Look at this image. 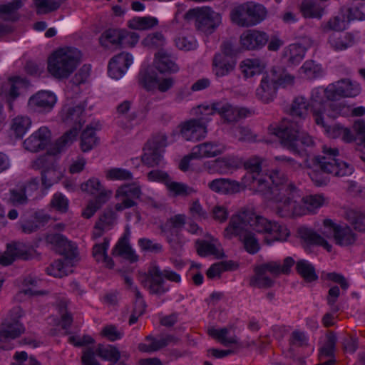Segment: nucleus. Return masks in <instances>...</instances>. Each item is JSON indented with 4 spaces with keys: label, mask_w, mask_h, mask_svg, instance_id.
Segmentation results:
<instances>
[{
    "label": "nucleus",
    "mask_w": 365,
    "mask_h": 365,
    "mask_svg": "<svg viewBox=\"0 0 365 365\" xmlns=\"http://www.w3.org/2000/svg\"><path fill=\"white\" fill-rule=\"evenodd\" d=\"M360 92L359 85L349 80L331 83L326 88H316L312 91L311 109L316 123L323 127L329 137H341L346 142L359 140L360 143L365 146L364 121L359 120L354 123V129L356 133V137H354L347 128L338 125L331 128L328 125L331 120L341 115L360 116L365 113L364 106L351 108L349 106H342L343 103L339 102L342 98L354 97L358 96Z\"/></svg>",
    "instance_id": "f257e3e1"
},
{
    "label": "nucleus",
    "mask_w": 365,
    "mask_h": 365,
    "mask_svg": "<svg viewBox=\"0 0 365 365\" xmlns=\"http://www.w3.org/2000/svg\"><path fill=\"white\" fill-rule=\"evenodd\" d=\"M252 230L262 234L267 243L285 240L289 235L285 226L268 221L266 218L247 211L232 217L229 226L225 229V236L227 238L239 236L246 251L255 254L259 251V244Z\"/></svg>",
    "instance_id": "f03ea898"
},
{
    "label": "nucleus",
    "mask_w": 365,
    "mask_h": 365,
    "mask_svg": "<svg viewBox=\"0 0 365 365\" xmlns=\"http://www.w3.org/2000/svg\"><path fill=\"white\" fill-rule=\"evenodd\" d=\"M248 112L245 108H232L227 103L199 106L193 110V113L199 115V120H190L181 123L174 131V135L178 133L186 140H199L205 138L207 133L205 126V121L208 120L207 115L217 113L225 120L231 122L247 116Z\"/></svg>",
    "instance_id": "7ed1b4c3"
},
{
    "label": "nucleus",
    "mask_w": 365,
    "mask_h": 365,
    "mask_svg": "<svg viewBox=\"0 0 365 365\" xmlns=\"http://www.w3.org/2000/svg\"><path fill=\"white\" fill-rule=\"evenodd\" d=\"M269 187L272 193L277 191L283 195V197L277 200L276 207L282 215H303L306 211H314L325 203V198L322 195H311L301 198L299 192L294 187L277 188L283 181L279 173H273L269 176Z\"/></svg>",
    "instance_id": "20e7f679"
},
{
    "label": "nucleus",
    "mask_w": 365,
    "mask_h": 365,
    "mask_svg": "<svg viewBox=\"0 0 365 365\" xmlns=\"http://www.w3.org/2000/svg\"><path fill=\"white\" fill-rule=\"evenodd\" d=\"M178 71V66L164 52L155 55L153 68L140 73V83L148 91H165L173 84L170 76Z\"/></svg>",
    "instance_id": "39448f33"
},
{
    "label": "nucleus",
    "mask_w": 365,
    "mask_h": 365,
    "mask_svg": "<svg viewBox=\"0 0 365 365\" xmlns=\"http://www.w3.org/2000/svg\"><path fill=\"white\" fill-rule=\"evenodd\" d=\"M246 168L252 173V180L247 182V179L250 178V174L247 175L244 180L243 185H241L235 181H231L225 179H217L212 181L209 184L210 188L217 192L223 194L235 193L240 191L243 187H249L250 190H255L256 185H257V190L263 192L266 188L269 187V179L262 180L261 179H256L255 175H259L260 168V161L258 158H254L245 164Z\"/></svg>",
    "instance_id": "423d86ee"
},
{
    "label": "nucleus",
    "mask_w": 365,
    "mask_h": 365,
    "mask_svg": "<svg viewBox=\"0 0 365 365\" xmlns=\"http://www.w3.org/2000/svg\"><path fill=\"white\" fill-rule=\"evenodd\" d=\"M319 232L309 234V241L311 244L323 247L327 251L331 249L328 242L331 239L340 245H349L355 240L354 235L348 227L336 225L331 220H324L319 227Z\"/></svg>",
    "instance_id": "0eeeda50"
},
{
    "label": "nucleus",
    "mask_w": 365,
    "mask_h": 365,
    "mask_svg": "<svg viewBox=\"0 0 365 365\" xmlns=\"http://www.w3.org/2000/svg\"><path fill=\"white\" fill-rule=\"evenodd\" d=\"M48 241L54 245L56 250L64 255L63 261L53 262L47 268V273L55 277H62L73 272V267L77 258L76 247L61 235L48 237Z\"/></svg>",
    "instance_id": "6e6552de"
},
{
    "label": "nucleus",
    "mask_w": 365,
    "mask_h": 365,
    "mask_svg": "<svg viewBox=\"0 0 365 365\" xmlns=\"http://www.w3.org/2000/svg\"><path fill=\"white\" fill-rule=\"evenodd\" d=\"M337 153L335 150H329L326 157L314 161V167L309 172V175L316 184L321 185L327 182L325 173L339 176L349 175L353 173L352 166L335 158Z\"/></svg>",
    "instance_id": "1a4fd4ad"
},
{
    "label": "nucleus",
    "mask_w": 365,
    "mask_h": 365,
    "mask_svg": "<svg viewBox=\"0 0 365 365\" xmlns=\"http://www.w3.org/2000/svg\"><path fill=\"white\" fill-rule=\"evenodd\" d=\"M77 135L76 128L71 130L62 136L55 145H50L51 133L47 128L42 127L24 141V148L31 152H36L50 146L49 152L54 155L70 145L76 139Z\"/></svg>",
    "instance_id": "9d476101"
},
{
    "label": "nucleus",
    "mask_w": 365,
    "mask_h": 365,
    "mask_svg": "<svg viewBox=\"0 0 365 365\" xmlns=\"http://www.w3.org/2000/svg\"><path fill=\"white\" fill-rule=\"evenodd\" d=\"M80 57V51L76 48L58 49L48 58V71L55 78H66L76 68Z\"/></svg>",
    "instance_id": "9b49d317"
},
{
    "label": "nucleus",
    "mask_w": 365,
    "mask_h": 365,
    "mask_svg": "<svg viewBox=\"0 0 365 365\" xmlns=\"http://www.w3.org/2000/svg\"><path fill=\"white\" fill-rule=\"evenodd\" d=\"M294 264L292 257H287L282 266L277 262H271L257 265L255 268L254 275L251 278V284L254 286L262 287L269 286L272 283V277L287 273Z\"/></svg>",
    "instance_id": "f8f14e48"
},
{
    "label": "nucleus",
    "mask_w": 365,
    "mask_h": 365,
    "mask_svg": "<svg viewBox=\"0 0 365 365\" xmlns=\"http://www.w3.org/2000/svg\"><path fill=\"white\" fill-rule=\"evenodd\" d=\"M293 80L288 74L278 75L274 71L267 72L257 90V96L262 101L269 103L274 99L278 87L292 84Z\"/></svg>",
    "instance_id": "ddd939ff"
},
{
    "label": "nucleus",
    "mask_w": 365,
    "mask_h": 365,
    "mask_svg": "<svg viewBox=\"0 0 365 365\" xmlns=\"http://www.w3.org/2000/svg\"><path fill=\"white\" fill-rule=\"evenodd\" d=\"M82 191L96 196L94 201H90L83 211V217L89 218L97 210L111 197L110 190L103 188L97 178H91L81 185Z\"/></svg>",
    "instance_id": "4468645a"
},
{
    "label": "nucleus",
    "mask_w": 365,
    "mask_h": 365,
    "mask_svg": "<svg viewBox=\"0 0 365 365\" xmlns=\"http://www.w3.org/2000/svg\"><path fill=\"white\" fill-rule=\"evenodd\" d=\"M225 150V147L220 143H205L194 147L190 155L184 157L179 164L181 170L186 172L190 170L200 171L193 167L191 163L193 159H200L204 158H212L222 153Z\"/></svg>",
    "instance_id": "2eb2a0df"
},
{
    "label": "nucleus",
    "mask_w": 365,
    "mask_h": 365,
    "mask_svg": "<svg viewBox=\"0 0 365 365\" xmlns=\"http://www.w3.org/2000/svg\"><path fill=\"white\" fill-rule=\"evenodd\" d=\"M266 11L261 5L249 3L240 6L232 11V21L240 26H250L259 23L264 19Z\"/></svg>",
    "instance_id": "dca6fc26"
},
{
    "label": "nucleus",
    "mask_w": 365,
    "mask_h": 365,
    "mask_svg": "<svg viewBox=\"0 0 365 365\" xmlns=\"http://www.w3.org/2000/svg\"><path fill=\"white\" fill-rule=\"evenodd\" d=\"M166 145V138L164 135L153 138L145 145L142 158L131 160L133 165L135 167H138L140 163L148 166L159 165L161 161L162 151Z\"/></svg>",
    "instance_id": "f3484780"
},
{
    "label": "nucleus",
    "mask_w": 365,
    "mask_h": 365,
    "mask_svg": "<svg viewBox=\"0 0 365 365\" xmlns=\"http://www.w3.org/2000/svg\"><path fill=\"white\" fill-rule=\"evenodd\" d=\"M14 316L13 312L11 314L9 319H7L2 324L0 330V349H9L13 348L11 341L19 336L24 331L23 325L16 319L22 315V310L16 308Z\"/></svg>",
    "instance_id": "a211bd4d"
},
{
    "label": "nucleus",
    "mask_w": 365,
    "mask_h": 365,
    "mask_svg": "<svg viewBox=\"0 0 365 365\" xmlns=\"http://www.w3.org/2000/svg\"><path fill=\"white\" fill-rule=\"evenodd\" d=\"M274 133L282 140L285 145L293 150H299L302 146H308L312 143V138L306 133L299 132L296 124H292L290 128H280Z\"/></svg>",
    "instance_id": "6ab92c4d"
},
{
    "label": "nucleus",
    "mask_w": 365,
    "mask_h": 365,
    "mask_svg": "<svg viewBox=\"0 0 365 365\" xmlns=\"http://www.w3.org/2000/svg\"><path fill=\"white\" fill-rule=\"evenodd\" d=\"M354 20H365V12L362 9L348 10L343 9L333 18H331L324 26L325 31L332 30L341 31L346 29L349 24Z\"/></svg>",
    "instance_id": "aec40b11"
},
{
    "label": "nucleus",
    "mask_w": 365,
    "mask_h": 365,
    "mask_svg": "<svg viewBox=\"0 0 365 365\" xmlns=\"http://www.w3.org/2000/svg\"><path fill=\"white\" fill-rule=\"evenodd\" d=\"M139 40L135 32H125L117 30H108L103 33L100 38L101 44L104 47L114 45L134 46Z\"/></svg>",
    "instance_id": "412c9836"
},
{
    "label": "nucleus",
    "mask_w": 365,
    "mask_h": 365,
    "mask_svg": "<svg viewBox=\"0 0 365 365\" xmlns=\"http://www.w3.org/2000/svg\"><path fill=\"white\" fill-rule=\"evenodd\" d=\"M197 18L198 29L206 33H211L221 22L220 16L207 7L197 8L190 11Z\"/></svg>",
    "instance_id": "4be33fe9"
},
{
    "label": "nucleus",
    "mask_w": 365,
    "mask_h": 365,
    "mask_svg": "<svg viewBox=\"0 0 365 365\" xmlns=\"http://www.w3.org/2000/svg\"><path fill=\"white\" fill-rule=\"evenodd\" d=\"M140 193V189L135 184L119 187L115 194L117 201L115 205V210L118 212L123 211L135 205Z\"/></svg>",
    "instance_id": "5701e85b"
},
{
    "label": "nucleus",
    "mask_w": 365,
    "mask_h": 365,
    "mask_svg": "<svg viewBox=\"0 0 365 365\" xmlns=\"http://www.w3.org/2000/svg\"><path fill=\"white\" fill-rule=\"evenodd\" d=\"M99 356L103 359L115 361L120 357L119 351L110 345L99 346L96 353L93 351L87 350L83 352L82 356V362L83 365H98V361L96 359Z\"/></svg>",
    "instance_id": "b1692460"
},
{
    "label": "nucleus",
    "mask_w": 365,
    "mask_h": 365,
    "mask_svg": "<svg viewBox=\"0 0 365 365\" xmlns=\"http://www.w3.org/2000/svg\"><path fill=\"white\" fill-rule=\"evenodd\" d=\"M163 277L175 282H179L181 279L180 274L173 272V271L165 270L163 273H162L159 270L158 267L153 266L148 272V275L145 281V284L148 287L152 292H159L160 286Z\"/></svg>",
    "instance_id": "393cba45"
},
{
    "label": "nucleus",
    "mask_w": 365,
    "mask_h": 365,
    "mask_svg": "<svg viewBox=\"0 0 365 365\" xmlns=\"http://www.w3.org/2000/svg\"><path fill=\"white\" fill-rule=\"evenodd\" d=\"M133 63L131 55L122 53L113 57L108 64V75L115 80L121 78L127 72L128 68Z\"/></svg>",
    "instance_id": "a878e982"
},
{
    "label": "nucleus",
    "mask_w": 365,
    "mask_h": 365,
    "mask_svg": "<svg viewBox=\"0 0 365 365\" xmlns=\"http://www.w3.org/2000/svg\"><path fill=\"white\" fill-rule=\"evenodd\" d=\"M58 101L56 95L49 91H41L31 96L29 99V106L36 108L39 111H51Z\"/></svg>",
    "instance_id": "bb28decb"
},
{
    "label": "nucleus",
    "mask_w": 365,
    "mask_h": 365,
    "mask_svg": "<svg viewBox=\"0 0 365 365\" xmlns=\"http://www.w3.org/2000/svg\"><path fill=\"white\" fill-rule=\"evenodd\" d=\"M28 247L26 245L20 242L9 244L4 252H0V264L8 265L17 258L29 259L27 254Z\"/></svg>",
    "instance_id": "cd10ccee"
},
{
    "label": "nucleus",
    "mask_w": 365,
    "mask_h": 365,
    "mask_svg": "<svg viewBox=\"0 0 365 365\" xmlns=\"http://www.w3.org/2000/svg\"><path fill=\"white\" fill-rule=\"evenodd\" d=\"M234 56L227 51L218 53L213 61V72L218 77L227 75L235 66Z\"/></svg>",
    "instance_id": "c85d7f7f"
},
{
    "label": "nucleus",
    "mask_w": 365,
    "mask_h": 365,
    "mask_svg": "<svg viewBox=\"0 0 365 365\" xmlns=\"http://www.w3.org/2000/svg\"><path fill=\"white\" fill-rule=\"evenodd\" d=\"M101 128V124L97 120L86 125L83 131L81 140V148L83 151H89L98 144V140L96 136V132Z\"/></svg>",
    "instance_id": "c756f323"
},
{
    "label": "nucleus",
    "mask_w": 365,
    "mask_h": 365,
    "mask_svg": "<svg viewBox=\"0 0 365 365\" xmlns=\"http://www.w3.org/2000/svg\"><path fill=\"white\" fill-rule=\"evenodd\" d=\"M197 251L200 256L213 255L216 258L223 256L222 250L217 240L208 237L206 240L197 242Z\"/></svg>",
    "instance_id": "7c9ffc66"
},
{
    "label": "nucleus",
    "mask_w": 365,
    "mask_h": 365,
    "mask_svg": "<svg viewBox=\"0 0 365 365\" xmlns=\"http://www.w3.org/2000/svg\"><path fill=\"white\" fill-rule=\"evenodd\" d=\"M267 37L263 32L257 31H247L240 38V42L245 48L254 49L264 45Z\"/></svg>",
    "instance_id": "2f4dec72"
},
{
    "label": "nucleus",
    "mask_w": 365,
    "mask_h": 365,
    "mask_svg": "<svg viewBox=\"0 0 365 365\" xmlns=\"http://www.w3.org/2000/svg\"><path fill=\"white\" fill-rule=\"evenodd\" d=\"M148 179L151 181H159L164 182L168 189L175 195L183 194L187 192V187L185 185L171 181L166 173L154 170L148 174Z\"/></svg>",
    "instance_id": "473e14b6"
},
{
    "label": "nucleus",
    "mask_w": 365,
    "mask_h": 365,
    "mask_svg": "<svg viewBox=\"0 0 365 365\" xmlns=\"http://www.w3.org/2000/svg\"><path fill=\"white\" fill-rule=\"evenodd\" d=\"M235 167V160L231 158H224L210 161L205 165V170L210 173H228Z\"/></svg>",
    "instance_id": "72a5a7b5"
},
{
    "label": "nucleus",
    "mask_w": 365,
    "mask_h": 365,
    "mask_svg": "<svg viewBox=\"0 0 365 365\" xmlns=\"http://www.w3.org/2000/svg\"><path fill=\"white\" fill-rule=\"evenodd\" d=\"M116 220L117 215L115 212L111 210L106 212L95 226L93 230L94 237L101 236L103 231L110 229L115 224Z\"/></svg>",
    "instance_id": "f704fd0d"
},
{
    "label": "nucleus",
    "mask_w": 365,
    "mask_h": 365,
    "mask_svg": "<svg viewBox=\"0 0 365 365\" xmlns=\"http://www.w3.org/2000/svg\"><path fill=\"white\" fill-rule=\"evenodd\" d=\"M41 281L33 277L26 278L21 285V292L17 294L18 300H21V295L32 297L42 294L43 292L38 289Z\"/></svg>",
    "instance_id": "c9c22d12"
},
{
    "label": "nucleus",
    "mask_w": 365,
    "mask_h": 365,
    "mask_svg": "<svg viewBox=\"0 0 365 365\" xmlns=\"http://www.w3.org/2000/svg\"><path fill=\"white\" fill-rule=\"evenodd\" d=\"M31 120L27 117L19 116L13 120L11 127V134L16 138H22L30 129Z\"/></svg>",
    "instance_id": "e433bc0d"
},
{
    "label": "nucleus",
    "mask_w": 365,
    "mask_h": 365,
    "mask_svg": "<svg viewBox=\"0 0 365 365\" xmlns=\"http://www.w3.org/2000/svg\"><path fill=\"white\" fill-rule=\"evenodd\" d=\"M113 255L122 256L131 262L137 260L138 258L134 250L129 245L126 236L119 240L113 250Z\"/></svg>",
    "instance_id": "4c0bfd02"
},
{
    "label": "nucleus",
    "mask_w": 365,
    "mask_h": 365,
    "mask_svg": "<svg viewBox=\"0 0 365 365\" xmlns=\"http://www.w3.org/2000/svg\"><path fill=\"white\" fill-rule=\"evenodd\" d=\"M264 67V65L257 59H246L240 65L241 71L246 78L259 74Z\"/></svg>",
    "instance_id": "58836bf2"
},
{
    "label": "nucleus",
    "mask_w": 365,
    "mask_h": 365,
    "mask_svg": "<svg viewBox=\"0 0 365 365\" xmlns=\"http://www.w3.org/2000/svg\"><path fill=\"white\" fill-rule=\"evenodd\" d=\"M158 24V20L151 16L136 17L128 21V26L135 30H146L153 28Z\"/></svg>",
    "instance_id": "ea45409f"
},
{
    "label": "nucleus",
    "mask_w": 365,
    "mask_h": 365,
    "mask_svg": "<svg viewBox=\"0 0 365 365\" xmlns=\"http://www.w3.org/2000/svg\"><path fill=\"white\" fill-rule=\"evenodd\" d=\"M209 334L225 344L234 343L235 339L233 331L226 328H211L208 331Z\"/></svg>",
    "instance_id": "a19ab883"
},
{
    "label": "nucleus",
    "mask_w": 365,
    "mask_h": 365,
    "mask_svg": "<svg viewBox=\"0 0 365 365\" xmlns=\"http://www.w3.org/2000/svg\"><path fill=\"white\" fill-rule=\"evenodd\" d=\"M108 246L109 243L107 240H105L103 244H96L93 247V255L96 261L103 263L108 267H112L113 262L106 255Z\"/></svg>",
    "instance_id": "79ce46f5"
},
{
    "label": "nucleus",
    "mask_w": 365,
    "mask_h": 365,
    "mask_svg": "<svg viewBox=\"0 0 365 365\" xmlns=\"http://www.w3.org/2000/svg\"><path fill=\"white\" fill-rule=\"evenodd\" d=\"M238 267L237 263L232 261L222 262L213 264L207 272L209 278L213 279L220 276L222 272L225 270H234Z\"/></svg>",
    "instance_id": "37998d69"
},
{
    "label": "nucleus",
    "mask_w": 365,
    "mask_h": 365,
    "mask_svg": "<svg viewBox=\"0 0 365 365\" xmlns=\"http://www.w3.org/2000/svg\"><path fill=\"white\" fill-rule=\"evenodd\" d=\"M62 178V172L60 169L53 166L48 168L43 173L42 181L43 185L48 188L58 182Z\"/></svg>",
    "instance_id": "c03bdc74"
},
{
    "label": "nucleus",
    "mask_w": 365,
    "mask_h": 365,
    "mask_svg": "<svg viewBox=\"0 0 365 365\" xmlns=\"http://www.w3.org/2000/svg\"><path fill=\"white\" fill-rule=\"evenodd\" d=\"M297 269L307 281L312 282L317 278L312 264L308 261L299 260L297 264Z\"/></svg>",
    "instance_id": "a18cd8bd"
},
{
    "label": "nucleus",
    "mask_w": 365,
    "mask_h": 365,
    "mask_svg": "<svg viewBox=\"0 0 365 365\" xmlns=\"http://www.w3.org/2000/svg\"><path fill=\"white\" fill-rule=\"evenodd\" d=\"M62 0H34L38 14H46L57 9Z\"/></svg>",
    "instance_id": "49530a36"
},
{
    "label": "nucleus",
    "mask_w": 365,
    "mask_h": 365,
    "mask_svg": "<svg viewBox=\"0 0 365 365\" xmlns=\"http://www.w3.org/2000/svg\"><path fill=\"white\" fill-rule=\"evenodd\" d=\"M302 12L306 17L320 18L323 14V9L312 1H304L302 5Z\"/></svg>",
    "instance_id": "de8ad7c7"
},
{
    "label": "nucleus",
    "mask_w": 365,
    "mask_h": 365,
    "mask_svg": "<svg viewBox=\"0 0 365 365\" xmlns=\"http://www.w3.org/2000/svg\"><path fill=\"white\" fill-rule=\"evenodd\" d=\"M305 48L299 45H291L286 51V58L287 60L294 64L300 62L304 56Z\"/></svg>",
    "instance_id": "09e8293b"
},
{
    "label": "nucleus",
    "mask_w": 365,
    "mask_h": 365,
    "mask_svg": "<svg viewBox=\"0 0 365 365\" xmlns=\"http://www.w3.org/2000/svg\"><path fill=\"white\" fill-rule=\"evenodd\" d=\"M346 217L355 230L365 231V215L357 211L350 210L347 212Z\"/></svg>",
    "instance_id": "8fccbe9b"
},
{
    "label": "nucleus",
    "mask_w": 365,
    "mask_h": 365,
    "mask_svg": "<svg viewBox=\"0 0 365 365\" xmlns=\"http://www.w3.org/2000/svg\"><path fill=\"white\" fill-rule=\"evenodd\" d=\"M321 71V66L314 61H306L300 69V75L304 78H314L319 76Z\"/></svg>",
    "instance_id": "3c124183"
},
{
    "label": "nucleus",
    "mask_w": 365,
    "mask_h": 365,
    "mask_svg": "<svg viewBox=\"0 0 365 365\" xmlns=\"http://www.w3.org/2000/svg\"><path fill=\"white\" fill-rule=\"evenodd\" d=\"M37 188V185L35 182L30 183L26 186L24 191L20 190L19 192L13 191L11 194V200L14 204H21L26 200V195L31 196V191Z\"/></svg>",
    "instance_id": "603ef678"
},
{
    "label": "nucleus",
    "mask_w": 365,
    "mask_h": 365,
    "mask_svg": "<svg viewBox=\"0 0 365 365\" xmlns=\"http://www.w3.org/2000/svg\"><path fill=\"white\" fill-rule=\"evenodd\" d=\"M131 173L122 168H110L106 172V178L110 180H124L131 178Z\"/></svg>",
    "instance_id": "864d4df0"
},
{
    "label": "nucleus",
    "mask_w": 365,
    "mask_h": 365,
    "mask_svg": "<svg viewBox=\"0 0 365 365\" xmlns=\"http://www.w3.org/2000/svg\"><path fill=\"white\" fill-rule=\"evenodd\" d=\"M51 207L59 212H65L68 208V200L61 193L53 196L51 202Z\"/></svg>",
    "instance_id": "5fc2aeb1"
},
{
    "label": "nucleus",
    "mask_w": 365,
    "mask_h": 365,
    "mask_svg": "<svg viewBox=\"0 0 365 365\" xmlns=\"http://www.w3.org/2000/svg\"><path fill=\"white\" fill-rule=\"evenodd\" d=\"M22 0H14L11 4L0 5V15L12 19L11 14L22 6Z\"/></svg>",
    "instance_id": "6e6d98bb"
},
{
    "label": "nucleus",
    "mask_w": 365,
    "mask_h": 365,
    "mask_svg": "<svg viewBox=\"0 0 365 365\" xmlns=\"http://www.w3.org/2000/svg\"><path fill=\"white\" fill-rule=\"evenodd\" d=\"M329 43L336 50H344L351 46L353 38L349 34L344 35L343 39H340L339 41L334 37H331Z\"/></svg>",
    "instance_id": "4d7b16f0"
},
{
    "label": "nucleus",
    "mask_w": 365,
    "mask_h": 365,
    "mask_svg": "<svg viewBox=\"0 0 365 365\" xmlns=\"http://www.w3.org/2000/svg\"><path fill=\"white\" fill-rule=\"evenodd\" d=\"M9 85L11 86V91L8 94V100L10 101L18 96L19 93L16 92V90H19L26 87V83L23 79L16 77L9 81Z\"/></svg>",
    "instance_id": "13d9d810"
},
{
    "label": "nucleus",
    "mask_w": 365,
    "mask_h": 365,
    "mask_svg": "<svg viewBox=\"0 0 365 365\" xmlns=\"http://www.w3.org/2000/svg\"><path fill=\"white\" fill-rule=\"evenodd\" d=\"M175 43L180 49L186 51L193 49L197 46L196 41L192 37H179L175 40Z\"/></svg>",
    "instance_id": "bf43d9fd"
},
{
    "label": "nucleus",
    "mask_w": 365,
    "mask_h": 365,
    "mask_svg": "<svg viewBox=\"0 0 365 365\" xmlns=\"http://www.w3.org/2000/svg\"><path fill=\"white\" fill-rule=\"evenodd\" d=\"M308 110L307 103L303 98L297 99L294 102L292 110V115L293 116H302Z\"/></svg>",
    "instance_id": "052dcab7"
},
{
    "label": "nucleus",
    "mask_w": 365,
    "mask_h": 365,
    "mask_svg": "<svg viewBox=\"0 0 365 365\" xmlns=\"http://www.w3.org/2000/svg\"><path fill=\"white\" fill-rule=\"evenodd\" d=\"M185 217L181 215H175L173 217L166 225L165 228L164 230L165 232H172L178 229L182 225L184 224Z\"/></svg>",
    "instance_id": "680f3d73"
},
{
    "label": "nucleus",
    "mask_w": 365,
    "mask_h": 365,
    "mask_svg": "<svg viewBox=\"0 0 365 365\" xmlns=\"http://www.w3.org/2000/svg\"><path fill=\"white\" fill-rule=\"evenodd\" d=\"M164 38L161 34H155L148 36L144 41L143 44L148 47H158L163 46Z\"/></svg>",
    "instance_id": "e2e57ef3"
},
{
    "label": "nucleus",
    "mask_w": 365,
    "mask_h": 365,
    "mask_svg": "<svg viewBox=\"0 0 365 365\" xmlns=\"http://www.w3.org/2000/svg\"><path fill=\"white\" fill-rule=\"evenodd\" d=\"M103 334L111 341L118 339L123 336V333L113 326L105 327L103 330Z\"/></svg>",
    "instance_id": "0e129e2a"
},
{
    "label": "nucleus",
    "mask_w": 365,
    "mask_h": 365,
    "mask_svg": "<svg viewBox=\"0 0 365 365\" xmlns=\"http://www.w3.org/2000/svg\"><path fill=\"white\" fill-rule=\"evenodd\" d=\"M328 340V345L327 346H322L320 348V356H331L334 350V345L335 341V338L334 335H330L327 336Z\"/></svg>",
    "instance_id": "69168bd1"
},
{
    "label": "nucleus",
    "mask_w": 365,
    "mask_h": 365,
    "mask_svg": "<svg viewBox=\"0 0 365 365\" xmlns=\"http://www.w3.org/2000/svg\"><path fill=\"white\" fill-rule=\"evenodd\" d=\"M138 244L141 250L145 251H157L160 249L159 245L153 243L147 239L139 240Z\"/></svg>",
    "instance_id": "338daca9"
},
{
    "label": "nucleus",
    "mask_w": 365,
    "mask_h": 365,
    "mask_svg": "<svg viewBox=\"0 0 365 365\" xmlns=\"http://www.w3.org/2000/svg\"><path fill=\"white\" fill-rule=\"evenodd\" d=\"M326 278L328 280L340 284L341 288L345 289L348 286L345 279L339 274L334 272L328 273L326 276Z\"/></svg>",
    "instance_id": "774afa93"
}]
</instances>
